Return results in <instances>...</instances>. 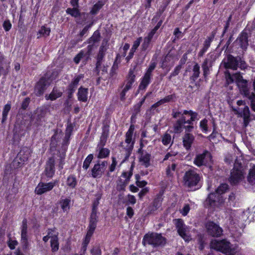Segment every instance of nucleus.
Wrapping results in <instances>:
<instances>
[{
    "label": "nucleus",
    "instance_id": "nucleus-42",
    "mask_svg": "<svg viewBox=\"0 0 255 255\" xmlns=\"http://www.w3.org/2000/svg\"><path fill=\"white\" fill-rule=\"evenodd\" d=\"M11 109V105L10 104H7L5 105L4 107L3 112H2V119L1 122L3 123H4L7 118V116L8 114V113L10 111Z\"/></svg>",
    "mask_w": 255,
    "mask_h": 255
},
{
    "label": "nucleus",
    "instance_id": "nucleus-33",
    "mask_svg": "<svg viewBox=\"0 0 255 255\" xmlns=\"http://www.w3.org/2000/svg\"><path fill=\"white\" fill-rule=\"evenodd\" d=\"M83 77L82 75H78L74 81L69 85L68 87V90L71 92V93H73L75 88L77 87V85L79 82V81Z\"/></svg>",
    "mask_w": 255,
    "mask_h": 255
},
{
    "label": "nucleus",
    "instance_id": "nucleus-37",
    "mask_svg": "<svg viewBox=\"0 0 255 255\" xmlns=\"http://www.w3.org/2000/svg\"><path fill=\"white\" fill-rule=\"evenodd\" d=\"M108 135V131L106 127H104L103 128V131L102 135L101 136L100 142L99 144L98 147H103L106 142L107 138Z\"/></svg>",
    "mask_w": 255,
    "mask_h": 255
},
{
    "label": "nucleus",
    "instance_id": "nucleus-36",
    "mask_svg": "<svg viewBox=\"0 0 255 255\" xmlns=\"http://www.w3.org/2000/svg\"><path fill=\"white\" fill-rule=\"evenodd\" d=\"M226 78V85H229L235 81L234 73L231 74L228 70L224 72Z\"/></svg>",
    "mask_w": 255,
    "mask_h": 255
},
{
    "label": "nucleus",
    "instance_id": "nucleus-54",
    "mask_svg": "<svg viewBox=\"0 0 255 255\" xmlns=\"http://www.w3.org/2000/svg\"><path fill=\"white\" fill-rule=\"evenodd\" d=\"M159 209L152 205L151 204L148 207V212L147 213V215H156L157 214V210Z\"/></svg>",
    "mask_w": 255,
    "mask_h": 255
},
{
    "label": "nucleus",
    "instance_id": "nucleus-49",
    "mask_svg": "<svg viewBox=\"0 0 255 255\" xmlns=\"http://www.w3.org/2000/svg\"><path fill=\"white\" fill-rule=\"evenodd\" d=\"M228 184L224 183L222 184L220 186L218 187V188L216 190V193L222 195V194L224 193L228 189Z\"/></svg>",
    "mask_w": 255,
    "mask_h": 255
},
{
    "label": "nucleus",
    "instance_id": "nucleus-19",
    "mask_svg": "<svg viewBox=\"0 0 255 255\" xmlns=\"http://www.w3.org/2000/svg\"><path fill=\"white\" fill-rule=\"evenodd\" d=\"M183 145L186 150H189L193 143L195 137L190 133H185L182 137Z\"/></svg>",
    "mask_w": 255,
    "mask_h": 255
},
{
    "label": "nucleus",
    "instance_id": "nucleus-48",
    "mask_svg": "<svg viewBox=\"0 0 255 255\" xmlns=\"http://www.w3.org/2000/svg\"><path fill=\"white\" fill-rule=\"evenodd\" d=\"M182 66L181 65H178L176 66L174 69V71L170 74V76L168 77V79L171 80L173 77H175L179 74L180 73Z\"/></svg>",
    "mask_w": 255,
    "mask_h": 255
},
{
    "label": "nucleus",
    "instance_id": "nucleus-29",
    "mask_svg": "<svg viewBox=\"0 0 255 255\" xmlns=\"http://www.w3.org/2000/svg\"><path fill=\"white\" fill-rule=\"evenodd\" d=\"M200 73V66L197 63H196L193 66V74L190 77L191 83H193L196 81V80L199 77Z\"/></svg>",
    "mask_w": 255,
    "mask_h": 255
},
{
    "label": "nucleus",
    "instance_id": "nucleus-43",
    "mask_svg": "<svg viewBox=\"0 0 255 255\" xmlns=\"http://www.w3.org/2000/svg\"><path fill=\"white\" fill-rule=\"evenodd\" d=\"M67 14L71 16H79L80 12L78 6L73 7L72 8H68L66 10Z\"/></svg>",
    "mask_w": 255,
    "mask_h": 255
},
{
    "label": "nucleus",
    "instance_id": "nucleus-8",
    "mask_svg": "<svg viewBox=\"0 0 255 255\" xmlns=\"http://www.w3.org/2000/svg\"><path fill=\"white\" fill-rule=\"evenodd\" d=\"M205 226L208 234L213 237H220L223 234L222 228L213 221L208 222Z\"/></svg>",
    "mask_w": 255,
    "mask_h": 255
},
{
    "label": "nucleus",
    "instance_id": "nucleus-64",
    "mask_svg": "<svg viewBox=\"0 0 255 255\" xmlns=\"http://www.w3.org/2000/svg\"><path fill=\"white\" fill-rule=\"evenodd\" d=\"M3 27L6 31H8L11 27V24L9 20H5L3 23Z\"/></svg>",
    "mask_w": 255,
    "mask_h": 255
},
{
    "label": "nucleus",
    "instance_id": "nucleus-55",
    "mask_svg": "<svg viewBox=\"0 0 255 255\" xmlns=\"http://www.w3.org/2000/svg\"><path fill=\"white\" fill-rule=\"evenodd\" d=\"M247 98L251 101V107L252 110L255 112V94L253 93Z\"/></svg>",
    "mask_w": 255,
    "mask_h": 255
},
{
    "label": "nucleus",
    "instance_id": "nucleus-35",
    "mask_svg": "<svg viewBox=\"0 0 255 255\" xmlns=\"http://www.w3.org/2000/svg\"><path fill=\"white\" fill-rule=\"evenodd\" d=\"M50 246L52 252H56L59 249V242L58 236H54L51 239Z\"/></svg>",
    "mask_w": 255,
    "mask_h": 255
},
{
    "label": "nucleus",
    "instance_id": "nucleus-57",
    "mask_svg": "<svg viewBox=\"0 0 255 255\" xmlns=\"http://www.w3.org/2000/svg\"><path fill=\"white\" fill-rule=\"evenodd\" d=\"M208 121L204 119L200 122V126L202 128L203 131L207 132L208 131V126H207Z\"/></svg>",
    "mask_w": 255,
    "mask_h": 255
},
{
    "label": "nucleus",
    "instance_id": "nucleus-39",
    "mask_svg": "<svg viewBox=\"0 0 255 255\" xmlns=\"http://www.w3.org/2000/svg\"><path fill=\"white\" fill-rule=\"evenodd\" d=\"M100 33L98 31L94 32L92 36L89 40V43L94 45L100 41Z\"/></svg>",
    "mask_w": 255,
    "mask_h": 255
},
{
    "label": "nucleus",
    "instance_id": "nucleus-45",
    "mask_svg": "<svg viewBox=\"0 0 255 255\" xmlns=\"http://www.w3.org/2000/svg\"><path fill=\"white\" fill-rule=\"evenodd\" d=\"M162 202V198L161 196L158 195L154 199L151 205L159 209L161 206Z\"/></svg>",
    "mask_w": 255,
    "mask_h": 255
},
{
    "label": "nucleus",
    "instance_id": "nucleus-21",
    "mask_svg": "<svg viewBox=\"0 0 255 255\" xmlns=\"http://www.w3.org/2000/svg\"><path fill=\"white\" fill-rule=\"evenodd\" d=\"M176 96L175 94L166 96L164 98L161 99L159 101L155 103L151 106V109L156 108L166 103L174 102L176 100Z\"/></svg>",
    "mask_w": 255,
    "mask_h": 255
},
{
    "label": "nucleus",
    "instance_id": "nucleus-32",
    "mask_svg": "<svg viewBox=\"0 0 255 255\" xmlns=\"http://www.w3.org/2000/svg\"><path fill=\"white\" fill-rule=\"evenodd\" d=\"M185 124L182 123L181 121L177 120L173 124V131L175 133H180L184 128Z\"/></svg>",
    "mask_w": 255,
    "mask_h": 255
},
{
    "label": "nucleus",
    "instance_id": "nucleus-28",
    "mask_svg": "<svg viewBox=\"0 0 255 255\" xmlns=\"http://www.w3.org/2000/svg\"><path fill=\"white\" fill-rule=\"evenodd\" d=\"M88 89L81 87L78 92V98L80 101L86 102L87 101Z\"/></svg>",
    "mask_w": 255,
    "mask_h": 255
},
{
    "label": "nucleus",
    "instance_id": "nucleus-50",
    "mask_svg": "<svg viewBox=\"0 0 255 255\" xmlns=\"http://www.w3.org/2000/svg\"><path fill=\"white\" fill-rule=\"evenodd\" d=\"M24 162V161H20L19 158H18V156H17L13 160L12 165L14 168H17L21 167Z\"/></svg>",
    "mask_w": 255,
    "mask_h": 255
},
{
    "label": "nucleus",
    "instance_id": "nucleus-17",
    "mask_svg": "<svg viewBox=\"0 0 255 255\" xmlns=\"http://www.w3.org/2000/svg\"><path fill=\"white\" fill-rule=\"evenodd\" d=\"M55 173V159L53 157L48 158L46 162L44 174L47 177L51 178Z\"/></svg>",
    "mask_w": 255,
    "mask_h": 255
},
{
    "label": "nucleus",
    "instance_id": "nucleus-58",
    "mask_svg": "<svg viewBox=\"0 0 255 255\" xmlns=\"http://www.w3.org/2000/svg\"><path fill=\"white\" fill-rule=\"evenodd\" d=\"M156 63L155 62H151L149 66V67L147 69V70H146L145 73H147L148 74H149V75L152 76V72L154 70V69H155V68L156 67Z\"/></svg>",
    "mask_w": 255,
    "mask_h": 255
},
{
    "label": "nucleus",
    "instance_id": "nucleus-9",
    "mask_svg": "<svg viewBox=\"0 0 255 255\" xmlns=\"http://www.w3.org/2000/svg\"><path fill=\"white\" fill-rule=\"evenodd\" d=\"M50 83L51 80L49 78L41 77L35 86V94L37 96L42 95L47 88L50 85Z\"/></svg>",
    "mask_w": 255,
    "mask_h": 255
},
{
    "label": "nucleus",
    "instance_id": "nucleus-31",
    "mask_svg": "<svg viewBox=\"0 0 255 255\" xmlns=\"http://www.w3.org/2000/svg\"><path fill=\"white\" fill-rule=\"evenodd\" d=\"M132 136L131 135L127 133L126 134L125 143L127 144V145L125 148L128 152L131 151L133 147L134 142L132 141Z\"/></svg>",
    "mask_w": 255,
    "mask_h": 255
},
{
    "label": "nucleus",
    "instance_id": "nucleus-63",
    "mask_svg": "<svg viewBox=\"0 0 255 255\" xmlns=\"http://www.w3.org/2000/svg\"><path fill=\"white\" fill-rule=\"evenodd\" d=\"M50 32V29L49 28H46L45 26H42L39 30V33L42 34L43 36H48Z\"/></svg>",
    "mask_w": 255,
    "mask_h": 255
},
{
    "label": "nucleus",
    "instance_id": "nucleus-40",
    "mask_svg": "<svg viewBox=\"0 0 255 255\" xmlns=\"http://www.w3.org/2000/svg\"><path fill=\"white\" fill-rule=\"evenodd\" d=\"M70 200L66 198L65 199H62L60 201L62 209L64 211H66L70 208Z\"/></svg>",
    "mask_w": 255,
    "mask_h": 255
},
{
    "label": "nucleus",
    "instance_id": "nucleus-6",
    "mask_svg": "<svg viewBox=\"0 0 255 255\" xmlns=\"http://www.w3.org/2000/svg\"><path fill=\"white\" fill-rule=\"evenodd\" d=\"M232 111L239 117L243 118L245 127L248 126L252 119L255 120V115L251 114L249 108L247 106H245L243 110L238 107L237 108L232 107Z\"/></svg>",
    "mask_w": 255,
    "mask_h": 255
},
{
    "label": "nucleus",
    "instance_id": "nucleus-12",
    "mask_svg": "<svg viewBox=\"0 0 255 255\" xmlns=\"http://www.w3.org/2000/svg\"><path fill=\"white\" fill-rule=\"evenodd\" d=\"M77 18L76 21L78 24H81L82 25H86L83 30L80 32L79 35L82 37L88 31L89 28L91 27L94 22L90 19L88 18V17H76Z\"/></svg>",
    "mask_w": 255,
    "mask_h": 255
},
{
    "label": "nucleus",
    "instance_id": "nucleus-24",
    "mask_svg": "<svg viewBox=\"0 0 255 255\" xmlns=\"http://www.w3.org/2000/svg\"><path fill=\"white\" fill-rule=\"evenodd\" d=\"M152 76V75L145 73L141 79L138 89L139 90H145L148 85L150 84Z\"/></svg>",
    "mask_w": 255,
    "mask_h": 255
},
{
    "label": "nucleus",
    "instance_id": "nucleus-18",
    "mask_svg": "<svg viewBox=\"0 0 255 255\" xmlns=\"http://www.w3.org/2000/svg\"><path fill=\"white\" fill-rule=\"evenodd\" d=\"M47 112V108L45 107H42L37 108L33 115V120H34L36 124L39 125L42 121V119L45 117Z\"/></svg>",
    "mask_w": 255,
    "mask_h": 255
},
{
    "label": "nucleus",
    "instance_id": "nucleus-20",
    "mask_svg": "<svg viewBox=\"0 0 255 255\" xmlns=\"http://www.w3.org/2000/svg\"><path fill=\"white\" fill-rule=\"evenodd\" d=\"M248 35L247 32L243 31L236 40V42L243 49H246L249 45Z\"/></svg>",
    "mask_w": 255,
    "mask_h": 255
},
{
    "label": "nucleus",
    "instance_id": "nucleus-1",
    "mask_svg": "<svg viewBox=\"0 0 255 255\" xmlns=\"http://www.w3.org/2000/svg\"><path fill=\"white\" fill-rule=\"evenodd\" d=\"M202 178V175L195 169H189L185 172L183 177V185L191 190H195L201 186L200 182Z\"/></svg>",
    "mask_w": 255,
    "mask_h": 255
},
{
    "label": "nucleus",
    "instance_id": "nucleus-7",
    "mask_svg": "<svg viewBox=\"0 0 255 255\" xmlns=\"http://www.w3.org/2000/svg\"><path fill=\"white\" fill-rule=\"evenodd\" d=\"M243 177L242 166L241 163H236L233 169L231 171L229 181L232 185H235L242 180Z\"/></svg>",
    "mask_w": 255,
    "mask_h": 255
},
{
    "label": "nucleus",
    "instance_id": "nucleus-52",
    "mask_svg": "<svg viewBox=\"0 0 255 255\" xmlns=\"http://www.w3.org/2000/svg\"><path fill=\"white\" fill-rule=\"evenodd\" d=\"M171 136L169 133H165L162 138V142L164 145H167L171 142Z\"/></svg>",
    "mask_w": 255,
    "mask_h": 255
},
{
    "label": "nucleus",
    "instance_id": "nucleus-26",
    "mask_svg": "<svg viewBox=\"0 0 255 255\" xmlns=\"http://www.w3.org/2000/svg\"><path fill=\"white\" fill-rule=\"evenodd\" d=\"M146 96L144 97L142 99L139 103L135 105L133 107L132 114L131 117V119L132 120L133 119H136L137 115L140 111V108L143 104L144 103L145 100L146 99Z\"/></svg>",
    "mask_w": 255,
    "mask_h": 255
},
{
    "label": "nucleus",
    "instance_id": "nucleus-44",
    "mask_svg": "<svg viewBox=\"0 0 255 255\" xmlns=\"http://www.w3.org/2000/svg\"><path fill=\"white\" fill-rule=\"evenodd\" d=\"M209 60L205 59L202 65V68L203 70V75L204 77H206L209 74V67L208 66Z\"/></svg>",
    "mask_w": 255,
    "mask_h": 255
},
{
    "label": "nucleus",
    "instance_id": "nucleus-14",
    "mask_svg": "<svg viewBox=\"0 0 255 255\" xmlns=\"http://www.w3.org/2000/svg\"><path fill=\"white\" fill-rule=\"evenodd\" d=\"M58 183L57 180L53 182L44 183L40 182L36 187L35 192L37 194L41 195L47 191L51 190L54 186Z\"/></svg>",
    "mask_w": 255,
    "mask_h": 255
},
{
    "label": "nucleus",
    "instance_id": "nucleus-53",
    "mask_svg": "<svg viewBox=\"0 0 255 255\" xmlns=\"http://www.w3.org/2000/svg\"><path fill=\"white\" fill-rule=\"evenodd\" d=\"M151 43V41L146 39V38H144L143 42L141 44V49L142 51L146 50L150 46Z\"/></svg>",
    "mask_w": 255,
    "mask_h": 255
},
{
    "label": "nucleus",
    "instance_id": "nucleus-61",
    "mask_svg": "<svg viewBox=\"0 0 255 255\" xmlns=\"http://www.w3.org/2000/svg\"><path fill=\"white\" fill-rule=\"evenodd\" d=\"M27 221L24 219L22 222L21 233L27 234Z\"/></svg>",
    "mask_w": 255,
    "mask_h": 255
},
{
    "label": "nucleus",
    "instance_id": "nucleus-4",
    "mask_svg": "<svg viewBox=\"0 0 255 255\" xmlns=\"http://www.w3.org/2000/svg\"><path fill=\"white\" fill-rule=\"evenodd\" d=\"M235 82L239 89L240 92L244 97L247 98L253 93H251L248 87V81L244 79L240 72L234 73Z\"/></svg>",
    "mask_w": 255,
    "mask_h": 255
},
{
    "label": "nucleus",
    "instance_id": "nucleus-5",
    "mask_svg": "<svg viewBox=\"0 0 255 255\" xmlns=\"http://www.w3.org/2000/svg\"><path fill=\"white\" fill-rule=\"evenodd\" d=\"M142 244L145 246L146 245L157 246L165 244V239L160 234H146L142 240Z\"/></svg>",
    "mask_w": 255,
    "mask_h": 255
},
{
    "label": "nucleus",
    "instance_id": "nucleus-41",
    "mask_svg": "<svg viewBox=\"0 0 255 255\" xmlns=\"http://www.w3.org/2000/svg\"><path fill=\"white\" fill-rule=\"evenodd\" d=\"M248 180L252 185L255 184V166L250 170Z\"/></svg>",
    "mask_w": 255,
    "mask_h": 255
},
{
    "label": "nucleus",
    "instance_id": "nucleus-56",
    "mask_svg": "<svg viewBox=\"0 0 255 255\" xmlns=\"http://www.w3.org/2000/svg\"><path fill=\"white\" fill-rule=\"evenodd\" d=\"M140 176L138 174L135 175V179H136V184L137 186H138L139 187H144L146 184L147 182L145 181H139Z\"/></svg>",
    "mask_w": 255,
    "mask_h": 255
},
{
    "label": "nucleus",
    "instance_id": "nucleus-10",
    "mask_svg": "<svg viewBox=\"0 0 255 255\" xmlns=\"http://www.w3.org/2000/svg\"><path fill=\"white\" fill-rule=\"evenodd\" d=\"M132 169L133 165H132L130 167V170L128 172H124L123 173L122 177L124 179H123L121 178L118 181L117 189L119 191H124L126 185L128 184L129 180L130 177L132 175Z\"/></svg>",
    "mask_w": 255,
    "mask_h": 255
},
{
    "label": "nucleus",
    "instance_id": "nucleus-60",
    "mask_svg": "<svg viewBox=\"0 0 255 255\" xmlns=\"http://www.w3.org/2000/svg\"><path fill=\"white\" fill-rule=\"evenodd\" d=\"M21 241L23 250L24 251L28 250L29 244L28 241V239H21Z\"/></svg>",
    "mask_w": 255,
    "mask_h": 255
},
{
    "label": "nucleus",
    "instance_id": "nucleus-46",
    "mask_svg": "<svg viewBox=\"0 0 255 255\" xmlns=\"http://www.w3.org/2000/svg\"><path fill=\"white\" fill-rule=\"evenodd\" d=\"M77 184L76 177L71 175L68 177L67 180V184L72 188L75 187Z\"/></svg>",
    "mask_w": 255,
    "mask_h": 255
},
{
    "label": "nucleus",
    "instance_id": "nucleus-16",
    "mask_svg": "<svg viewBox=\"0 0 255 255\" xmlns=\"http://www.w3.org/2000/svg\"><path fill=\"white\" fill-rule=\"evenodd\" d=\"M137 71L136 65H134L129 69L126 80V84L125 87L126 88V89H130L131 88L132 85L135 81Z\"/></svg>",
    "mask_w": 255,
    "mask_h": 255
},
{
    "label": "nucleus",
    "instance_id": "nucleus-34",
    "mask_svg": "<svg viewBox=\"0 0 255 255\" xmlns=\"http://www.w3.org/2000/svg\"><path fill=\"white\" fill-rule=\"evenodd\" d=\"M150 154L147 153H142L140 156V161L143 162L144 165L147 167L150 165Z\"/></svg>",
    "mask_w": 255,
    "mask_h": 255
},
{
    "label": "nucleus",
    "instance_id": "nucleus-25",
    "mask_svg": "<svg viewBox=\"0 0 255 255\" xmlns=\"http://www.w3.org/2000/svg\"><path fill=\"white\" fill-rule=\"evenodd\" d=\"M105 51L104 49H100L99 51V53L97 56V61L96 63V71L97 72V74L98 75H100V69L102 68L101 63L103 60V58L105 55Z\"/></svg>",
    "mask_w": 255,
    "mask_h": 255
},
{
    "label": "nucleus",
    "instance_id": "nucleus-59",
    "mask_svg": "<svg viewBox=\"0 0 255 255\" xmlns=\"http://www.w3.org/2000/svg\"><path fill=\"white\" fill-rule=\"evenodd\" d=\"M92 255H101V250L99 246L94 247L91 250Z\"/></svg>",
    "mask_w": 255,
    "mask_h": 255
},
{
    "label": "nucleus",
    "instance_id": "nucleus-38",
    "mask_svg": "<svg viewBox=\"0 0 255 255\" xmlns=\"http://www.w3.org/2000/svg\"><path fill=\"white\" fill-rule=\"evenodd\" d=\"M98 150H99V154L98 155V157L100 158H105L108 156L110 153V150L103 148V147H98Z\"/></svg>",
    "mask_w": 255,
    "mask_h": 255
},
{
    "label": "nucleus",
    "instance_id": "nucleus-23",
    "mask_svg": "<svg viewBox=\"0 0 255 255\" xmlns=\"http://www.w3.org/2000/svg\"><path fill=\"white\" fill-rule=\"evenodd\" d=\"M97 214V212H92L91 214L88 227V231H89L94 232L97 227V223L98 221V217Z\"/></svg>",
    "mask_w": 255,
    "mask_h": 255
},
{
    "label": "nucleus",
    "instance_id": "nucleus-30",
    "mask_svg": "<svg viewBox=\"0 0 255 255\" xmlns=\"http://www.w3.org/2000/svg\"><path fill=\"white\" fill-rule=\"evenodd\" d=\"M62 93L58 91L57 88L54 87L48 96H45L46 100H51L52 101L56 100L57 98L61 96Z\"/></svg>",
    "mask_w": 255,
    "mask_h": 255
},
{
    "label": "nucleus",
    "instance_id": "nucleus-13",
    "mask_svg": "<svg viewBox=\"0 0 255 255\" xmlns=\"http://www.w3.org/2000/svg\"><path fill=\"white\" fill-rule=\"evenodd\" d=\"M223 202L222 195L216 193H210L205 201V204L211 207L217 206L218 204H220Z\"/></svg>",
    "mask_w": 255,
    "mask_h": 255
},
{
    "label": "nucleus",
    "instance_id": "nucleus-51",
    "mask_svg": "<svg viewBox=\"0 0 255 255\" xmlns=\"http://www.w3.org/2000/svg\"><path fill=\"white\" fill-rule=\"evenodd\" d=\"M93 158V154H89L84 161L83 167L85 169H87L89 167L90 164Z\"/></svg>",
    "mask_w": 255,
    "mask_h": 255
},
{
    "label": "nucleus",
    "instance_id": "nucleus-2",
    "mask_svg": "<svg viewBox=\"0 0 255 255\" xmlns=\"http://www.w3.org/2000/svg\"><path fill=\"white\" fill-rule=\"evenodd\" d=\"M221 64L227 70H237L239 68L245 70L248 67V64L242 57L240 56H234L230 54L226 55Z\"/></svg>",
    "mask_w": 255,
    "mask_h": 255
},
{
    "label": "nucleus",
    "instance_id": "nucleus-62",
    "mask_svg": "<svg viewBox=\"0 0 255 255\" xmlns=\"http://www.w3.org/2000/svg\"><path fill=\"white\" fill-rule=\"evenodd\" d=\"M93 233L94 232H93L88 231L83 245H85L86 246L88 245V244L90 242V238L92 235L93 234Z\"/></svg>",
    "mask_w": 255,
    "mask_h": 255
},
{
    "label": "nucleus",
    "instance_id": "nucleus-27",
    "mask_svg": "<svg viewBox=\"0 0 255 255\" xmlns=\"http://www.w3.org/2000/svg\"><path fill=\"white\" fill-rule=\"evenodd\" d=\"M104 166L105 164L104 163H103L102 164H95L92 170V176L94 178H96L101 176L102 173V168L104 167Z\"/></svg>",
    "mask_w": 255,
    "mask_h": 255
},
{
    "label": "nucleus",
    "instance_id": "nucleus-15",
    "mask_svg": "<svg viewBox=\"0 0 255 255\" xmlns=\"http://www.w3.org/2000/svg\"><path fill=\"white\" fill-rule=\"evenodd\" d=\"M210 159V153L206 151L202 154H197L194 160V163L196 165L200 167L206 164Z\"/></svg>",
    "mask_w": 255,
    "mask_h": 255
},
{
    "label": "nucleus",
    "instance_id": "nucleus-3",
    "mask_svg": "<svg viewBox=\"0 0 255 255\" xmlns=\"http://www.w3.org/2000/svg\"><path fill=\"white\" fill-rule=\"evenodd\" d=\"M211 247L226 255H235L238 252L237 246L231 244L226 240L213 241Z\"/></svg>",
    "mask_w": 255,
    "mask_h": 255
},
{
    "label": "nucleus",
    "instance_id": "nucleus-11",
    "mask_svg": "<svg viewBox=\"0 0 255 255\" xmlns=\"http://www.w3.org/2000/svg\"><path fill=\"white\" fill-rule=\"evenodd\" d=\"M174 224L179 235L186 241L189 240V237L187 234V228L181 219L174 220Z\"/></svg>",
    "mask_w": 255,
    "mask_h": 255
},
{
    "label": "nucleus",
    "instance_id": "nucleus-22",
    "mask_svg": "<svg viewBox=\"0 0 255 255\" xmlns=\"http://www.w3.org/2000/svg\"><path fill=\"white\" fill-rule=\"evenodd\" d=\"M31 151L27 147H23L17 154L18 158L20 161L26 162L30 156Z\"/></svg>",
    "mask_w": 255,
    "mask_h": 255
},
{
    "label": "nucleus",
    "instance_id": "nucleus-47",
    "mask_svg": "<svg viewBox=\"0 0 255 255\" xmlns=\"http://www.w3.org/2000/svg\"><path fill=\"white\" fill-rule=\"evenodd\" d=\"M103 3L102 1H98L93 7L91 10V13L92 14H96L97 12L102 8Z\"/></svg>",
    "mask_w": 255,
    "mask_h": 255
}]
</instances>
